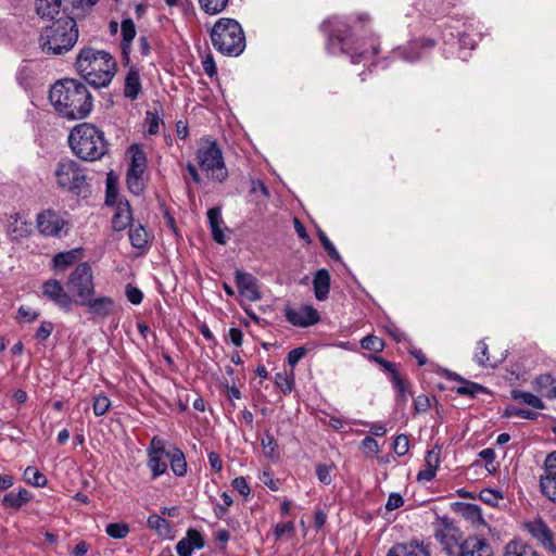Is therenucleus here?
<instances>
[{"mask_svg": "<svg viewBox=\"0 0 556 556\" xmlns=\"http://www.w3.org/2000/svg\"><path fill=\"white\" fill-rule=\"evenodd\" d=\"M50 102L64 118L83 119L92 110V97L87 87L76 79L56 81L50 89Z\"/></svg>", "mask_w": 556, "mask_h": 556, "instance_id": "obj_1", "label": "nucleus"}, {"mask_svg": "<svg viewBox=\"0 0 556 556\" xmlns=\"http://www.w3.org/2000/svg\"><path fill=\"white\" fill-rule=\"evenodd\" d=\"M435 539L448 556H493L485 539L477 535L464 539L459 528L447 518H442L437 523Z\"/></svg>", "mask_w": 556, "mask_h": 556, "instance_id": "obj_2", "label": "nucleus"}, {"mask_svg": "<svg viewBox=\"0 0 556 556\" xmlns=\"http://www.w3.org/2000/svg\"><path fill=\"white\" fill-rule=\"evenodd\" d=\"M75 66L80 76L96 88L109 86L117 68L116 61L109 52L93 48L81 49Z\"/></svg>", "mask_w": 556, "mask_h": 556, "instance_id": "obj_3", "label": "nucleus"}, {"mask_svg": "<svg viewBox=\"0 0 556 556\" xmlns=\"http://www.w3.org/2000/svg\"><path fill=\"white\" fill-rule=\"evenodd\" d=\"M78 39L74 18L63 16L42 29L39 38L41 50L47 54H63L70 51Z\"/></svg>", "mask_w": 556, "mask_h": 556, "instance_id": "obj_4", "label": "nucleus"}, {"mask_svg": "<svg viewBox=\"0 0 556 556\" xmlns=\"http://www.w3.org/2000/svg\"><path fill=\"white\" fill-rule=\"evenodd\" d=\"M72 151L81 160L96 161L105 154L103 134L91 124H79L68 137Z\"/></svg>", "mask_w": 556, "mask_h": 556, "instance_id": "obj_5", "label": "nucleus"}, {"mask_svg": "<svg viewBox=\"0 0 556 556\" xmlns=\"http://www.w3.org/2000/svg\"><path fill=\"white\" fill-rule=\"evenodd\" d=\"M211 39L214 48L225 55L238 56L245 48L243 29L232 18H219L212 28Z\"/></svg>", "mask_w": 556, "mask_h": 556, "instance_id": "obj_6", "label": "nucleus"}, {"mask_svg": "<svg viewBox=\"0 0 556 556\" xmlns=\"http://www.w3.org/2000/svg\"><path fill=\"white\" fill-rule=\"evenodd\" d=\"M321 27L328 34L327 49L331 54L348 53L355 64L368 59V52L352 49L349 26L344 18L330 17Z\"/></svg>", "mask_w": 556, "mask_h": 556, "instance_id": "obj_7", "label": "nucleus"}, {"mask_svg": "<svg viewBox=\"0 0 556 556\" xmlns=\"http://www.w3.org/2000/svg\"><path fill=\"white\" fill-rule=\"evenodd\" d=\"M195 157L199 166L208 177L218 182H224L228 177L222 149L215 140L202 138L199 142Z\"/></svg>", "mask_w": 556, "mask_h": 556, "instance_id": "obj_8", "label": "nucleus"}, {"mask_svg": "<svg viewBox=\"0 0 556 556\" xmlns=\"http://www.w3.org/2000/svg\"><path fill=\"white\" fill-rule=\"evenodd\" d=\"M66 286L76 296L74 302L78 305L92 298L96 290L91 266L86 262L78 264L71 273Z\"/></svg>", "mask_w": 556, "mask_h": 556, "instance_id": "obj_9", "label": "nucleus"}, {"mask_svg": "<svg viewBox=\"0 0 556 556\" xmlns=\"http://www.w3.org/2000/svg\"><path fill=\"white\" fill-rule=\"evenodd\" d=\"M36 227L46 238H62L68 235L71 225L65 214L48 208L37 214Z\"/></svg>", "mask_w": 556, "mask_h": 556, "instance_id": "obj_10", "label": "nucleus"}, {"mask_svg": "<svg viewBox=\"0 0 556 556\" xmlns=\"http://www.w3.org/2000/svg\"><path fill=\"white\" fill-rule=\"evenodd\" d=\"M127 153L130 155L126 175L127 188L131 193L139 195L144 189L143 174L147 168V156L137 144L131 146Z\"/></svg>", "mask_w": 556, "mask_h": 556, "instance_id": "obj_11", "label": "nucleus"}, {"mask_svg": "<svg viewBox=\"0 0 556 556\" xmlns=\"http://www.w3.org/2000/svg\"><path fill=\"white\" fill-rule=\"evenodd\" d=\"M54 175L59 187L74 192H79L86 180L84 170L73 160L59 162Z\"/></svg>", "mask_w": 556, "mask_h": 556, "instance_id": "obj_12", "label": "nucleus"}, {"mask_svg": "<svg viewBox=\"0 0 556 556\" xmlns=\"http://www.w3.org/2000/svg\"><path fill=\"white\" fill-rule=\"evenodd\" d=\"M148 453V468L151 471L152 479H156L167 471V462L169 451L165 448V441L159 437H153Z\"/></svg>", "mask_w": 556, "mask_h": 556, "instance_id": "obj_13", "label": "nucleus"}, {"mask_svg": "<svg viewBox=\"0 0 556 556\" xmlns=\"http://www.w3.org/2000/svg\"><path fill=\"white\" fill-rule=\"evenodd\" d=\"M33 232V224L24 212H11L5 215V233L13 242H21Z\"/></svg>", "mask_w": 556, "mask_h": 556, "instance_id": "obj_14", "label": "nucleus"}, {"mask_svg": "<svg viewBox=\"0 0 556 556\" xmlns=\"http://www.w3.org/2000/svg\"><path fill=\"white\" fill-rule=\"evenodd\" d=\"M544 466L545 475L540 479V488L542 493L556 504V452L546 456Z\"/></svg>", "mask_w": 556, "mask_h": 556, "instance_id": "obj_15", "label": "nucleus"}, {"mask_svg": "<svg viewBox=\"0 0 556 556\" xmlns=\"http://www.w3.org/2000/svg\"><path fill=\"white\" fill-rule=\"evenodd\" d=\"M525 528L547 552L556 553L554 534L545 522L541 519H534L526 522Z\"/></svg>", "mask_w": 556, "mask_h": 556, "instance_id": "obj_16", "label": "nucleus"}, {"mask_svg": "<svg viewBox=\"0 0 556 556\" xmlns=\"http://www.w3.org/2000/svg\"><path fill=\"white\" fill-rule=\"evenodd\" d=\"M42 293L65 311H71L75 303L72 296L64 291L61 282L55 279H50L42 285Z\"/></svg>", "mask_w": 556, "mask_h": 556, "instance_id": "obj_17", "label": "nucleus"}, {"mask_svg": "<svg viewBox=\"0 0 556 556\" xmlns=\"http://www.w3.org/2000/svg\"><path fill=\"white\" fill-rule=\"evenodd\" d=\"M235 278L241 296L245 298L250 302L261 300V292L257 286V280L254 276L238 269L236 270Z\"/></svg>", "mask_w": 556, "mask_h": 556, "instance_id": "obj_18", "label": "nucleus"}, {"mask_svg": "<svg viewBox=\"0 0 556 556\" xmlns=\"http://www.w3.org/2000/svg\"><path fill=\"white\" fill-rule=\"evenodd\" d=\"M287 320L293 326L308 327L319 321V313L311 305H304L298 309L286 311Z\"/></svg>", "mask_w": 556, "mask_h": 556, "instance_id": "obj_19", "label": "nucleus"}, {"mask_svg": "<svg viewBox=\"0 0 556 556\" xmlns=\"http://www.w3.org/2000/svg\"><path fill=\"white\" fill-rule=\"evenodd\" d=\"M435 42L431 39H422L420 41H412L407 46L399 47L393 51V58H399L407 62L417 61L421 55V50L433 48Z\"/></svg>", "mask_w": 556, "mask_h": 556, "instance_id": "obj_20", "label": "nucleus"}, {"mask_svg": "<svg viewBox=\"0 0 556 556\" xmlns=\"http://www.w3.org/2000/svg\"><path fill=\"white\" fill-rule=\"evenodd\" d=\"M204 547V539L195 529H189L186 536L178 541L176 552L179 556H192L195 549Z\"/></svg>", "mask_w": 556, "mask_h": 556, "instance_id": "obj_21", "label": "nucleus"}, {"mask_svg": "<svg viewBox=\"0 0 556 556\" xmlns=\"http://www.w3.org/2000/svg\"><path fill=\"white\" fill-rule=\"evenodd\" d=\"M80 305L87 306L89 312L99 317H108L114 309V301L110 296L89 298Z\"/></svg>", "mask_w": 556, "mask_h": 556, "instance_id": "obj_22", "label": "nucleus"}, {"mask_svg": "<svg viewBox=\"0 0 556 556\" xmlns=\"http://www.w3.org/2000/svg\"><path fill=\"white\" fill-rule=\"evenodd\" d=\"M132 220L130 205L127 201H119L116 204L115 212L112 218V227L116 231L126 229Z\"/></svg>", "mask_w": 556, "mask_h": 556, "instance_id": "obj_23", "label": "nucleus"}, {"mask_svg": "<svg viewBox=\"0 0 556 556\" xmlns=\"http://www.w3.org/2000/svg\"><path fill=\"white\" fill-rule=\"evenodd\" d=\"M387 556H429V552L418 542L397 543L389 549Z\"/></svg>", "mask_w": 556, "mask_h": 556, "instance_id": "obj_24", "label": "nucleus"}, {"mask_svg": "<svg viewBox=\"0 0 556 556\" xmlns=\"http://www.w3.org/2000/svg\"><path fill=\"white\" fill-rule=\"evenodd\" d=\"M440 448L434 447L427 452L425 457V469L420 470L417 479L420 481H431L437 472L440 465Z\"/></svg>", "mask_w": 556, "mask_h": 556, "instance_id": "obj_25", "label": "nucleus"}, {"mask_svg": "<svg viewBox=\"0 0 556 556\" xmlns=\"http://www.w3.org/2000/svg\"><path fill=\"white\" fill-rule=\"evenodd\" d=\"M313 288L315 298L318 301H325L330 291V274L327 269H319L314 276Z\"/></svg>", "mask_w": 556, "mask_h": 556, "instance_id": "obj_26", "label": "nucleus"}, {"mask_svg": "<svg viewBox=\"0 0 556 556\" xmlns=\"http://www.w3.org/2000/svg\"><path fill=\"white\" fill-rule=\"evenodd\" d=\"M141 91V79L139 72L131 67L125 77L124 94L130 100L137 99Z\"/></svg>", "mask_w": 556, "mask_h": 556, "instance_id": "obj_27", "label": "nucleus"}, {"mask_svg": "<svg viewBox=\"0 0 556 556\" xmlns=\"http://www.w3.org/2000/svg\"><path fill=\"white\" fill-rule=\"evenodd\" d=\"M462 517L470 522L473 527L480 528L485 526V521L482 517L481 509L475 504H462L459 507Z\"/></svg>", "mask_w": 556, "mask_h": 556, "instance_id": "obj_28", "label": "nucleus"}, {"mask_svg": "<svg viewBox=\"0 0 556 556\" xmlns=\"http://www.w3.org/2000/svg\"><path fill=\"white\" fill-rule=\"evenodd\" d=\"M31 498V494L26 489H21L18 492H9L3 496L2 505L4 508L18 509Z\"/></svg>", "mask_w": 556, "mask_h": 556, "instance_id": "obj_29", "label": "nucleus"}, {"mask_svg": "<svg viewBox=\"0 0 556 556\" xmlns=\"http://www.w3.org/2000/svg\"><path fill=\"white\" fill-rule=\"evenodd\" d=\"M473 361L480 366V367H490L495 368L497 365L502 362V359H492L489 355V346L488 344L481 340L477 343L476 352L473 355Z\"/></svg>", "mask_w": 556, "mask_h": 556, "instance_id": "obj_30", "label": "nucleus"}, {"mask_svg": "<svg viewBox=\"0 0 556 556\" xmlns=\"http://www.w3.org/2000/svg\"><path fill=\"white\" fill-rule=\"evenodd\" d=\"M536 390L546 397H556V379L551 375H540L535 378L534 382Z\"/></svg>", "mask_w": 556, "mask_h": 556, "instance_id": "obj_31", "label": "nucleus"}, {"mask_svg": "<svg viewBox=\"0 0 556 556\" xmlns=\"http://www.w3.org/2000/svg\"><path fill=\"white\" fill-rule=\"evenodd\" d=\"M35 7L42 18H54L60 12L61 0H35Z\"/></svg>", "mask_w": 556, "mask_h": 556, "instance_id": "obj_32", "label": "nucleus"}, {"mask_svg": "<svg viewBox=\"0 0 556 556\" xmlns=\"http://www.w3.org/2000/svg\"><path fill=\"white\" fill-rule=\"evenodd\" d=\"M168 460L173 472L178 477H184L187 473V462L184 453L179 448L169 451Z\"/></svg>", "mask_w": 556, "mask_h": 556, "instance_id": "obj_33", "label": "nucleus"}, {"mask_svg": "<svg viewBox=\"0 0 556 556\" xmlns=\"http://www.w3.org/2000/svg\"><path fill=\"white\" fill-rule=\"evenodd\" d=\"M511 396L514 400L519 401V402H521L528 406H531L535 409H544L545 408L543 401L539 396H536L532 393L520 391V390H514L511 392Z\"/></svg>", "mask_w": 556, "mask_h": 556, "instance_id": "obj_34", "label": "nucleus"}, {"mask_svg": "<svg viewBox=\"0 0 556 556\" xmlns=\"http://www.w3.org/2000/svg\"><path fill=\"white\" fill-rule=\"evenodd\" d=\"M129 240L134 248L144 249L149 242V233L143 226L138 225L130 228Z\"/></svg>", "mask_w": 556, "mask_h": 556, "instance_id": "obj_35", "label": "nucleus"}, {"mask_svg": "<svg viewBox=\"0 0 556 556\" xmlns=\"http://www.w3.org/2000/svg\"><path fill=\"white\" fill-rule=\"evenodd\" d=\"M121 30H122V47L124 52H126L127 49L130 48L131 42L136 36V25L131 18H125L122 21L121 24Z\"/></svg>", "mask_w": 556, "mask_h": 556, "instance_id": "obj_36", "label": "nucleus"}, {"mask_svg": "<svg viewBox=\"0 0 556 556\" xmlns=\"http://www.w3.org/2000/svg\"><path fill=\"white\" fill-rule=\"evenodd\" d=\"M393 386L396 390L397 402L402 405L407 403L408 383L405 381L396 370H393L392 377Z\"/></svg>", "mask_w": 556, "mask_h": 556, "instance_id": "obj_37", "label": "nucleus"}, {"mask_svg": "<svg viewBox=\"0 0 556 556\" xmlns=\"http://www.w3.org/2000/svg\"><path fill=\"white\" fill-rule=\"evenodd\" d=\"M77 254H78L77 250L58 253L53 257L54 267L59 270H65L68 266H71L76 261Z\"/></svg>", "mask_w": 556, "mask_h": 556, "instance_id": "obj_38", "label": "nucleus"}, {"mask_svg": "<svg viewBox=\"0 0 556 556\" xmlns=\"http://www.w3.org/2000/svg\"><path fill=\"white\" fill-rule=\"evenodd\" d=\"M148 527L157 532L160 535H167L170 531V526L166 519L153 514L148 517Z\"/></svg>", "mask_w": 556, "mask_h": 556, "instance_id": "obj_39", "label": "nucleus"}, {"mask_svg": "<svg viewBox=\"0 0 556 556\" xmlns=\"http://www.w3.org/2000/svg\"><path fill=\"white\" fill-rule=\"evenodd\" d=\"M229 0H199L200 8L210 15L220 13Z\"/></svg>", "mask_w": 556, "mask_h": 556, "instance_id": "obj_40", "label": "nucleus"}, {"mask_svg": "<svg viewBox=\"0 0 556 556\" xmlns=\"http://www.w3.org/2000/svg\"><path fill=\"white\" fill-rule=\"evenodd\" d=\"M454 378L463 382V386L456 389L458 394L475 396L476 394L484 391V388L478 383L465 381L457 375H455Z\"/></svg>", "mask_w": 556, "mask_h": 556, "instance_id": "obj_41", "label": "nucleus"}, {"mask_svg": "<svg viewBox=\"0 0 556 556\" xmlns=\"http://www.w3.org/2000/svg\"><path fill=\"white\" fill-rule=\"evenodd\" d=\"M24 478L27 483L34 486H45L47 478L34 467H27L24 471Z\"/></svg>", "mask_w": 556, "mask_h": 556, "instance_id": "obj_42", "label": "nucleus"}, {"mask_svg": "<svg viewBox=\"0 0 556 556\" xmlns=\"http://www.w3.org/2000/svg\"><path fill=\"white\" fill-rule=\"evenodd\" d=\"M530 554L534 552L520 542L511 541L505 547V556H529Z\"/></svg>", "mask_w": 556, "mask_h": 556, "instance_id": "obj_43", "label": "nucleus"}, {"mask_svg": "<svg viewBox=\"0 0 556 556\" xmlns=\"http://www.w3.org/2000/svg\"><path fill=\"white\" fill-rule=\"evenodd\" d=\"M105 531L113 539H124L129 533V527L124 522H114L109 523Z\"/></svg>", "mask_w": 556, "mask_h": 556, "instance_id": "obj_44", "label": "nucleus"}, {"mask_svg": "<svg viewBox=\"0 0 556 556\" xmlns=\"http://www.w3.org/2000/svg\"><path fill=\"white\" fill-rule=\"evenodd\" d=\"M111 407L110 399L104 394H99L93 400L92 410L96 416L105 415Z\"/></svg>", "mask_w": 556, "mask_h": 556, "instance_id": "obj_45", "label": "nucleus"}, {"mask_svg": "<svg viewBox=\"0 0 556 556\" xmlns=\"http://www.w3.org/2000/svg\"><path fill=\"white\" fill-rule=\"evenodd\" d=\"M361 346L368 351L380 352L384 348V342L382 341V339L369 334L362 339Z\"/></svg>", "mask_w": 556, "mask_h": 556, "instance_id": "obj_46", "label": "nucleus"}, {"mask_svg": "<svg viewBox=\"0 0 556 556\" xmlns=\"http://www.w3.org/2000/svg\"><path fill=\"white\" fill-rule=\"evenodd\" d=\"M479 497L483 503L490 506H495L497 505L498 501L503 498V495L498 491L484 489L480 492Z\"/></svg>", "mask_w": 556, "mask_h": 556, "instance_id": "obj_47", "label": "nucleus"}, {"mask_svg": "<svg viewBox=\"0 0 556 556\" xmlns=\"http://www.w3.org/2000/svg\"><path fill=\"white\" fill-rule=\"evenodd\" d=\"M264 454L267 457H274L276 455L277 442L270 433H265L261 440Z\"/></svg>", "mask_w": 556, "mask_h": 556, "instance_id": "obj_48", "label": "nucleus"}, {"mask_svg": "<svg viewBox=\"0 0 556 556\" xmlns=\"http://www.w3.org/2000/svg\"><path fill=\"white\" fill-rule=\"evenodd\" d=\"M146 123L148 125V132L150 135L159 134L160 126L163 124L162 119L157 116V114L152 112H147Z\"/></svg>", "mask_w": 556, "mask_h": 556, "instance_id": "obj_49", "label": "nucleus"}, {"mask_svg": "<svg viewBox=\"0 0 556 556\" xmlns=\"http://www.w3.org/2000/svg\"><path fill=\"white\" fill-rule=\"evenodd\" d=\"M409 440L405 434H400L395 438L393 443V450L399 456H403L408 452Z\"/></svg>", "mask_w": 556, "mask_h": 556, "instance_id": "obj_50", "label": "nucleus"}, {"mask_svg": "<svg viewBox=\"0 0 556 556\" xmlns=\"http://www.w3.org/2000/svg\"><path fill=\"white\" fill-rule=\"evenodd\" d=\"M294 531L295 528L292 521L286 523H277L274 528V535L277 540H279L286 534L293 535Z\"/></svg>", "mask_w": 556, "mask_h": 556, "instance_id": "obj_51", "label": "nucleus"}, {"mask_svg": "<svg viewBox=\"0 0 556 556\" xmlns=\"http://www.w3.org/2000/svg\"><path fill=\"white\" fill-rule=\"evenodd\" d=\"M126 296L131 304L138 305L142 302L143 293L137 287H134L132 285H127Z\"/></svg>", "mask_w": 556, "mask_h": 556, "instance_id": "obj_52", "label": "nucleus"}, {"mask_svg": "<svg viewBox=\"0 0 556 556\" xmlns=\"http://www.w3.org/2000/svg\"><path fill=\"white\" fill-rule=\"evenodd\" d=\"M316 473L318 480L325 484L328 485L331 483V467L327 465L319 464L316 468Z\"/></svg>", "mask_w": 556, "mask_h": 556, "instance_id": "obj_53", "label": "nucleus"}, {"mask_svg": "<svg viewBox=\"0 0 556 556\" xmlns=\"http://www.w3.org/2000/svg\"><path fill=\"white\" fill-rule=\"evenodd\" d=\"M319 240L330 257H332L333 260L340 258V255H339L337 249L334 248L332 242L329 240V238L324 232L319 233Z\"/></svg>", "mask_w": 556, "mask_h": 556, "instance_id": "obj_54", "label": "nucleus"}, {"mask_svg": "<svg viewBox=\"0 0 556 556\" xmlns=\"http://www.w3.org/2000/svg\"><path fill=\"white\" fill-rule=\"evenodd\" d=\"M207 219H208L210 227H213V226L216 227V226L224 225V220H223L222 212H220L219 207L210 208L207 212Z\"/></svg>", "mask_w": 556, "mask_h": 556, "instance_id": "obj_55", "label": "nucleus"}, {"mask_svg": "<svg viewBox=\"0 0 556 556\" xmlns=\"http://www.w3.org/2000/svg\"><path fill=\"white\" fill-rule=\"evenodd\" d=\"M38 313L29 307L21 306L17 312V318L24 323H31L37 319Z\"/></svg>", "mask_w": 556, "mask_h": 556, "instance_id": "obj_56", "label": "nucleus"}, {"mask_svg": "<svg viewBox=\"0 0 556 556\" xmlns=\"http://www.w3.org/2000/svg\"><path fill=\"white\" fill-rule=\"evenodd\" d=\"M404 504V500L400 493H391L386 504V509L392 511L400 508Z\"/></svg>", "mask_w": 556, "mask_h": 556, "instance_id": "obj_57", "label": "nucleus"}, {"mask_svg": "<svg viewBox=\"0 0 556 556\" xmlns=\"http://www.w3.org/2000/svg\"><path fill=\"white\" fill-rule=\"evenodd\" d=\"M52 331H53V324L50 321H42L36 332V338L41 341H45L50 337Z\"/></svg>", "mask_w": 556, "mask_h": 556, "instance_id": "obj_58", "label": "nucleus"}, {"mask_svg": "<svg viewBox=\"0 0 556 556\" xmlns=\"http://www.w3.org/2000/svg\"><path fill=\"white\" fill-rule=\"evenodd\" d=\"M275 382L283 393L291 392L293 382L287 376L277 374Z\"/></svg>", "mask_w": 556, "mask_h": 556, "instance_id": "obj_59", "label": "nucleus"}, {"mask_svg": "<svg viewBox=\"0 0 556 556\" xmlns=\"http://www.w3.org/2000/svg\"><path fill=\"white\" fill-rule=\"evenodd\" d=\"M415 410L425 413L430 408V400L427 395L420 394L414 400Z\"/></svg>", "mask_w": 556, "mask_h": 556, "instance_id": "obj_60", "label": "nucleus"}, {"mask_svg": "<svg viewBox=\"0 0 556 556\" xmlns=\"http://www.w3.org/2000/svg\"><path fill=\"white\" fill-rule=\"evenodd\" d=\"M304 348H296L289 352L288 363L291 367H294L305 355Z\"/></svg>", "mask_w": 556, "mask_h": 556, "instance_id": "obj_61", "label": "nucleus"}, {"mask_svg": "<svg viewBox=\"0 0 556 556\" xmlns=\"http://www.w3.org/2000/svg\"><path fill=\"white\" fill-rule=\"evenodd\" d=\"M479 456L486 462V468L489 471L495 470L493 462L495 459V452L492 448H484L479 453Z\"/></svg>", "mask_w": 556, "mask_h": 556, "instance_id": "obj_62", "label": "nucleus"}, {"mask_svg": "<svg viewBox=\"0 0 556 556\" xmlns=\"http://www.w3.org/2000/svg\"><path fill=\"white\" fill-rule=\"evenodd\" d=\"M232 485L241 495L247 496L250 494V486L243 477L236 478L232 481Z\"/></svg>", "mask_w": 556, "mask_h": 556, "instance_id": "obj_63", "label": "nucleus"}, {"mask_svg": "<svg viewBox=\"0 0 556 556\" xmlns=\"http://www.w3.org/2000/svg\"><path fill=\"white\" fill-rule=\"evenodd\" d=\"M230 342L236 346H241L243 342V333L239 328H230L228 331Z\"/></svg>", "mask_w": 556, "mask_h": 556, "instance_id": "obj_64", "label": "nucleus"}]
</instances>
